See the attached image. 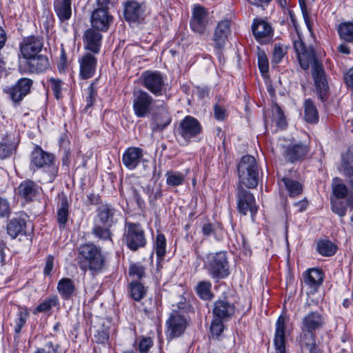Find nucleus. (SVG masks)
Returning <instances> with one entry per match:
<instances>
[{"label":"nucleus","mask_w":353,"mask_h":353,"mask_svg":"<svg viewBox=\"0 0 353 353\" xmlns=\"http://www.w3.org/2000/svg\"><path fill=\"white\" fill-rule=\"evenodd\" d=\"M294 48L301 67L307 70L311 65L316 91L321 101H324L327 97L328 85L324 76L323 66L316 60L314 49L306 48L300 38L294 41Z\"/></svg>","instance_id":"f257e3e1"},{"label":"nucleus","mask_w":353,"mask_h":353,"mask_svg":"<svg viewBox=\"0 0 353 353\" xmlns=\"http://www.w3.org/2000/svg\"><path fill=\"white\" fill-rule=\"evenodd\" d=\"M157 101L146 91L139 89L133 92V110L134 114L141 118L152 114L153 119L158 125L166 126L170 122L168 112L162 102L156 105Z\"/></svg>","instance_id":"f03ea898"},{"label":"nucleus","mask_w":353,"mask_h":353,"mask_svg":"<svg viewBox=\"0 0 353 353\" xmlns=\"http://www.w3.org/2000/svg\"><path fill=\"white\" fill-rule=\"evenodd\" d=\"M79 265L83 271L90 270L92 273H97L104 266V257L101 251L95 245L85 244L79 248Z\"/></svg>","instance_id":"7ed1b4c3"},{"label":"nucleus","mask_w":353,"mask_h":353,"mask_svg":"<svg viewBox=\"0 0 353 353\" xmlns=\"http://www.w3.org/2000/svg\"><path fill=\"white\" fill-rule=\"evenodd\" d=\"M203 268L209 276L216 280L223 279L230 274V268L225 252L210 253L203 259Z\"/></svg>","instance_id":"20e7f679"},{"label":"nucleus","mask_w":353,"mask_h":353,"mask_svg":"<svg viewBox=\"0 0 353 353\" xmlns=\"http://www.w3.org/2000/svg\"><path fill=\"white\" fill-rule=\"evenodd\" d=\"M238 173L240 183L245 187L254 188L258 185V167L254 157L246 155L241 158L238 165Z\"/></svg>","instance_id":"39448f33"},{"label":"nucleus","mask_w":353,"mask_h":353,"mask_svg":"<svg viewBox=\"0 0 353 353\" xmlns=\"http://www.w3.org/2000/svg\"><path fill=\"white\" fill-rule=\"evenodd\" d=\"M166 76L157 70L144 71L139 78L140 83L156 97L166 92Z\"/></svg>","instance_id":"423d86ee"},{"label":"nucleus","mask_w":353,"mask_h":353,"mask_svg":"<svg viewBox=\"0 0 353 353\" xmlns=\"http://www.w3.org/2000/svg\"><path fill=\"white\" fill-rule=\"evenodd\" d=\"M30 167L34 170L35 168L49 169L52 174L57 172L54 165V155L43 151L39 147H37L31 153Z\"/></svg>","instance_id":"0eeeda50"},{"label":"nucleus","mask_w":353,"mask_h":353,"mask_svg":"<svg viewBox=\"0 0 353 353\" xmlns=\"http://www.w3.org/2000/svg\"><path fill=\"white\" fill-rule=\"evenodd\" d=\"M124 241L131 250H137L146 243L144 232L137 223H128L124 234Z\"/></svg>","instance_id":"6e6552de"},{"label":"nucleus","mask_w":353,"mask_h":353,"mask_svg":"<svg viewBox=\"0 0 353 353\" xmlns=\"http://www.w3.org/2000/svg\"><path fill=\"white\" fill-rule=\"evenodd\" d=\"M177 130L185 142L188 143L201 133V126L197 119L187 116L180 122Z\"/></svg>","instance_id":"1a4fd4ad"},{"label":"nucleus","mask_w":353,"mask_h":353,"mask_svg":"<svg viewBox=\"0 0 353 353\" xmlns=\"http://www.w3.org/2000/svg\"><path fill=\"white\" fill-rule=\"evenodd\" d=\"M237 198L239 212L241 214L245 215L249 211L253 218L258 210L253 194L250 192L239 188Z\"/></svg>","instance_id":"9d476101"},{"label":"nucleus","mask_w":353,"mask_h":353,"mask_svg":"<svg viewBox=\"0 0 353 353\" xmlns=\"http://www.w3.org/2000/svg\"><path fill=\"white\" fill-rule=\"evenodd\" d=\"M32 81L28 78H21L12 86L5 90L14 103L21 101L30 91Z\"/></svg>","instance_id":"9b49d317"},{"label":"nucleus","mask_w":353,"mask_h":353,"mask_svg":"<svg viewBox=\"0 0 353 353\" xmlns=\"http://www.w3.org/2000/svg\"><path fill=\"white\" fill-rule=\"evenodd\" d=\"M166 336L169 339L178 337L181 335L186 327V320L177 312L170 314L167 322Z\"/></svg>","instance_id":"f8f14e48"},{"label":"nucleus","mask_w":353,"mask_h":353,"mask_svg":"<svg viewBox=\"0 0 353 353\" xmlns=\"http://www.w3.org/2000/svg\"><path fill=\"white\" fill-rule=\"evenodd\" d=\"M236 312V307L234 303L224 297L219 299L214 303L212 309L213 316L225 321L230 319Z\"/></svg>","instance_id":"ddd939ff"},{"label":"nucleus","mask_w":353,"mask_h":353,"mask_svg":"<svg viewBox=\"0 0 353 353\" xmlns=\"http://www.w3.org/2000/svg\"><path fill=\"white\" fill-rule=\"evenodd\" d=\"M283 154L285 159L294 162L303 158L308 152L309 148L306 144L301 142L290 143L283 145Z\"/></svg>","instance_id":"4468645a"},{"label":"nucleus","mask_w":353,"mask_h":353,"mask_svg":"<svg viewBox=\"0 0 353 353\" xmlns=\"http://www.w3.org/2000/svg\"><path fill=\"white\" fill-rule=\"evenodd\" d=\"M230 32V21L225 19L219 22L214 29L212 38L214 46L216 49L221 50L224 48Z\"/></svg>","instance_id":"2eb2a0df"},{"label":"nucleus","mask_w":353,"mask_h":353,"mask_svg":"<svg viewBox=\"0 0 353 353\" xmlns=\"http://www.w3.org/2000/svg\"><path fill=\"white\" fill-rule=\"evenodd\" d=\"M323 272L317 268L307 270L303 274V284L306 288L307 293L313 294L315 293L323 282Z\"/></svg>","instance_id":"dca6fc26"},{"label":"nucleus","mask_w":353,"mask_h":353,"mask_svg":"<svg viewBox=\"0 0 353 353\" xmlns=\"http://www.w3.org/2000/svg\"><path fill=\"white\" fill-rule=\"evenodd\" d=\"M43 46L42 40L34 36L28 37L23 39L20 46V50L25 59L37 55Z\"/></svg>","instance_id":"f3484780"},{"label":"nucleus","mask_w":353,"mask_h":353,"mask_svg":"<svg viewBox=\"0 0 353 353\" xmlns=\"http://www.w3.org/2000/svg\"><path fill=\"white\" fill-rule=\"evenodd\" d=\"M252 30L255 39L260 43L269 41L272 36V28L265 20L255 19L252 25Z\"/></svg>","instance_id":"a211bd4d"},{"label":"nucleus","mask_w":353,"mask_h":353,"mask_svg":"<svg viewBox=\"0 0 353 353\" xmlns=\"http://www.w3.org/2000/svg\"><path fill=\"white\" fill-rule=\"evenodd\" d=\"M325 323V318L319 312H308L301 321V330L315 332L321 329Z\"/></svg>","instance_id":"6ab92c4d"},{"label":"nucleus","mask_w":353,"mask_h":353,"mask_svg":"<svg viewBox=\"0 0 353 353\" xmlns=\"http://www.w3.org/2000/svg\"><path fill=\"white\" fill-rule=\"evenodd\" d=\"M208 14L205 8L199 5L194 7L190 26L194 32L203 33L205 31L208 23Z\"/></svg>","instance_id":"aec40b11"},{"label":"nucleus","mask_w":353,"mask_h":353,"mask_svg":"<svg viewBox=\"0 0 353 353\" xmlns=\"http://www.w3.org/2000/svg\"><path fill=\"white\" fill-rule=\"evenodd\" d=\"M112 22V17L105 8L96 9L91 16L92 26L100 31H107Z\"/></svg>","instance_id":"412c9836"},{"label":"nucleus","mask_w":353,"mask_h":353,"mask_svg":"<svg viewBox=\"0 0 353 353\" xmlns=\"http://www.w3.org/2000/svg\"><path fill=\"white\" fill-rule=\"evenodd\" d=\"M286 321L283 316H279L275 324L274 345L276 353H285V327Z\"/></svg>","instance_id":"4be33fe9"},{"label":"nucleus","mask_w":353,"mask_h":353,"mask_svg":"<svg viewBox=\"0 0 353 353\" xmlns=\"http://www.w3.org/2000/svg\"><path fill=\"white\" fill-rule=\"evenodd\" d=\"M80 76L83 79L92 77L96 71L97 59L90 53H86L79 59Z\"/></svg>","instance_id":"5701e85b"},{"label":"nucleus","mask_w":353,"mask_h":353,"mask_svg":"<svg viewBox=\"0 0 353 353\" xmlns=\"http://www.w3.org/2000/svg\"><path fill=\"white\" fill-rule=\"evenodd\" d=\"M144 6L137 1H130L125 4L124 17L130 23L139 22L143 19Z\"/></svg>","instance_id":"b1692460"},{"label":"nucleus","mask_w":353,"mask_h":353,"mask_svg":"<svg viewBox=\"0 0 353 353\" xmlns=\"http://www.w3.org/2000/svg\"><path fill=\"white\" fill-rule=\"evenodd\" d=\"M101 34L96 30L90 28L83 35V44L85 49L97 54L100 50L101 43Z\"/></svg>","instance_id":"393cba45"},{"label":"nucleus","mask_w":353,"mask_h":353,"mask_svg":"<svg viewBox=\"0 0 353 353\" xmlns=\"http://www.w3.org/2000/svg\"><path fill=\"white\" fill-rule=\"evenodd\" d=\"M143 157V151L137 147L128 148L123 154L122 161L123 165L130 170L137 168Z\"/></svg>","instance_id":"a878e982"},{"label":"nucleus","mask_w":353,"mask_h":353,"mask_svg":"<svg viewBox=\"0 0 353 353\" xmlns=\"http://www.w3.org/2000/svg\"><path fill=\"white\" fill-rule=\"evenodd\" d=\"M41 190V188L30 180L23 181L18 187L19 195L26 201H30Z\"/></svg>","instance_id":"bb28decb"},{"label":"nucleus","mask_w":353,"mask_h":353,"mask_svg":"<svg viewBox=\"0 0 353 353\" xmlns=\"http://www.w3.org/2000/svg\"><path fill=\"white\" fill-rule=\"evenodd\" d=\"M26 65L30 72H43L50 67L48 59L43 55H35L27 59Z\"/></svg>","instance_id":"cd10ccee"},{"label":"nucleus","mask_w":353,"mask_h":353,"mask_svg":"<svg viewBox=\"0 0 353 353\" xmlns=\"http://www.w3.org/2000/svg\"><path fill=\"white\" fill-rule=\"evenodd\" d=\"M315 332L301 330L300 343L303 353H320L315 342Z\"/></svg>","instance_id":"c85d7f7f"},{"label":"nucleus","mask_w":353,"mask_h":353,"mask_svg":"<svg viewBox=\"0 0 353 353\" xmlns=\"http://www.w3.org/2000/svg\"><path fill=\"white\" fill-rule=\"evenodd\" d=\"M53 8L59 19L66 21L72 16V0H54Z\"/></svg>","instance_id":"c756f323"},{"label":"nucleus","mask_w":353,"mask_h":353,"mask_svg":"<svg viewBox=\"0 0 353 353\" xmlns=\"http://www.w3.org/2000/svg\"><path fill=\"white\" fill-rule=\"evenodd\" d=\"M115 210L110 205H103L98 209V223L104 227H111L115 222Z\"/></svg>","instance_id":"7c9ffc66"},{"label":"nucleus","mask_w":353,"mask_h":353,"mask_svg":"<svg viewBox=\"0 0 353 353\" xmlns=\"http://www.w3.org/2000/svg\"><path fill=\"white\" fill-rule=\"evenodd\" d=\"M278 185L281 191H287L288 194L292 197L300 194L302 191L300 183L287 176H283L278 182Z\"/></svg>","instance_id":"2f4dec72"},{"label":"nucleus","mask_w":353,"mask_h":353,"mask_svg":"<svg viewBox=\"0 0 353 353\" xmlns=\"http://www.w3.org/2000/svg\"><path fill=\"white\" fill-rule=\"evenodd\" d=\"M57 290L63 299H68L74 294L75 285L70 279L63 278L58 282Z\"/></svg>","instance_id":"473e14b6"},{"label":"nucleus","mask_w":353,"mask_h":353,"mask_svg":"<svg viewBox=\"0 0 353 353\" xmlns=\"http://www.w3.org/2000/svg\"><path fill=\"white\" fill-rule=\"evenodd\" d=\"M26 223L22 219H12L7 225L8 234L12 238H16L18 235L24 233Z\"/></svg>","instance_id":"72a5a7b5"},{"label":"nucleus","mask_w":353,"mask_h":353,"mask_svg":"<svg viewBox=\"0 0 353 353\" xmlns=\"http://www.w3.org/2000/svg\"><path fill=\"white\" fill-rule=\"evenodd\" d=\"M339 37L347 42H353V23L343 22L336 27Z\"/></svg>","instance_id":"f704fd0d"},{"label":"nucleus","mask_w":353,"mask_h":353,"mask_svg":"<svg viewBox=\"0 0 353 353\" xmlns=\"http://www.w3.org/2000/svg\"><path fill=\"white\" fill-rule=\"evenodd\" d=\"M304 107V114L305 121L307 123H317L319 121V114L313 101L310 99L305 100Z\"/></svg>","instance_id":"c9c22d12"},{"label":"nucleus","mask_w":353,"mask_h":353,"mask_svg":"<svg viewBox=\"0 0 353 353\" xmlns=\"http://www.w3.org/2000/svg\"><path fill=\"white\" fill-rule=\"evenodd\" d=\"M69 204L65 196L61 198L57 210V221L60 227H63L68 221Z\"/></svg>","instance_id":"e433bc0d"},{"label":"nucleus","mask_w":353,"mask_h":353,"mask_svg":"<svg viewBox=\"0 0 353 353\" xmlns=\"http://www.w3.org/2000/svg\"><path fill=\"white\" fill-rule=\"evenodd\" d=\"M212 283L209 281H202L198 283L196 292L199 296L203 300H210L213 297Z\"/></svg>","instance_id":"4c0bfd02"},{"label":"nucleus","mask_w":353,"mask_h":353,"mask_svg":"<svg viewBox=\"0 0 353 353\" xmlns=\"http://www.w3.org/2000/svg\"><path fill=\"white\" fill-rule=\"evenodd\" d=\"M332 191L334 197L337 199H344L347 196L348 190L346 185L339 178H334L332 183Z\"/></svg>","instance_id":"58836bf2"},{"label":"nucleus","mask_w":353,"mask_h":353,"mask_svg":"<svg viewBox=\"0 0 353 353\" xmlns=\"http://www.w3.org/2000/svg\"><path fill=\"white\" fill-rule=\"evenodd\" d=\"M319 253L325 256H332L336 251V246L328 240H321L317 243Z\"/></svg>","instance_id":"ea45409f"},{"label":"nucleus","mask_w":353,"mask_h":353,"mask_svg":"<svg viewBox=\"0 0 353 353\" xmlns=\"http://www.w3.org/2000/svg\"><path fill=\"white\" fill-rule=\"evenodd\" d=\"M59 305V299L57 296H52L43 300L35 309L34 314L37 312H47L52 307Z\"/></svg>","instance_id":"a19ab883"},{"label":"nucleus","mask_w":353,"mask_h":353,"mask_svg":"<svg viewBox=\"0 0 353 353\" xmlns=\"http://www.w3.org/2000/svg\"><path fill=\"white\" fill-rule=\"evenodd\" d=\"M14 150L15 146L8 137L3 139L0 142V159L9 157Z\"/></svg>","instance_id":"79ce46f5"},{"label":"nucleus","mask_w":353,"mask_h":353,"mask_svg":"<svg viewBox=\"0 0 353 353\" xmlns=\"http://www.w3.org/2000/svg\"><path fill=\"white\" fill-rule=\"evenodd\" d=\"M29 312L27 308L21 307L17 312V319H15L14 331L17 334L21 332V328L26 324V320L28 318Z\"/></svg>","instance_id":"37998d69"},{"label":"nucleus","mask_w":353,"mask_h":353,"mask_svg":"<svg viewBox=\"0 0 353 353\" xmlns=\"http://www.w3.org/2000/svg\"><path fill=\"white\" fill-rule=\"evenodd\" d=\"M154 250L157 257L161 259L166 252V239L163 234H159L156 237Z\"/></svg>","instance_id":"c03bdc74"},{"label":"nucleus","mask_w":353,"mask_h":353,"mask_svg":"<svg viewBox=\"0 0 353 353\" xmlns=\"http://www.w3.org/2000/svg\"><path fill=\"white\" fill-rule=\"evenodd\" d=\"M341 199L331 198V206L333 212L339 216H344L346 214L347 204Z\"/></svg>","instance_id":"a18cd8bd"},{"label":"nucleus","mask_w":353,"mask_h":353,"mask_svg":"<svg viewBox=\"0 0 353 353\" xmlns=\"http://www.w3.org/2000/svg\"><path fill=\"white\" fill-rule=\"evenodd\" d=\"M166 177L167 184L172 186L180 185L184 181V175L179 172H168Z\"/></svg>","instance_id":"49530a36"},{"label":"nucleus","mask_w":353,"mask_h":353,"mask_svg":"<svg viewBox=\"0 0 353 353\" xmlns=\"http://www.w3.org/2000/svg\"><path fill=\"white\" fill-rule=\"evenodd\" d=\"M130 292L132 297L136 300H141L145 294L144 286L139 282H132L130 284Z\"/></svg>","instance_id":"de8ad7c7"},{"label":"nucleus","mask_w":353,"mask_h":353,"mask_svg":"<svg viewBox=\"0 0 353 353\" xmlns=\"http://www.w3.org/2000/svg\"><path fill=\"white\" fill-rule=\"evenodd\" d=\"M129 275L137 279H141L145 276V268L139 263L131 264L129 268Z\"/></svg>","instance_id":"09e8293b"},{"label":"nucleus","mask_w":353,"mask_h":353,"mask_svg":"<svg viewBox=\"0 0 353 353\" xmlns=\"http://www.w3.org/2000/svg\"><path fill=\"white\" fill-rule=\"evenodd\" d=\"M110 227H104L99 223H97L93 228L94 234L99 239L107 240L110 239Z\"/></svg>","instance_id":"8fccbe9b"},{"label":"nucleus","mask_w":353,"mask_h":353,"mask_svg":"<svg viewBox=\"0 0 353 353\" xmlns=\"http://www.w3.org/2000/svg\"><path fill=\"white\" fill-rule=\"evenodd\" d=\"M94 338L96 342L100 343H105L109 339V330L108 327H103L95 330Z\"/></svg>","instance_id":"3c124183"},{"label":"nucleus","mask_w":353,"mask_h":353,"mask_svg":"<svg viewBox=\"0 0 353 353\" xmlns=\"http://www.w3.org/2000/svg\"><path fill=\"white\" fill-rule=\"evenodd\" d=\"M224 320L214 317L210 326V331L212 336H219L223 332Z\"/></svg>","instance_id":"603ef678"},{"label":"nucleus","mask_w":353,"mask_h":353,"mask_svg":"<svg viewBox=\"0 0 353 353\" xmlns=\"http://www.w3.org/2000/svg\"><path fill=\"white\" fill-rule=\"evenodd\" d=\"M49 86L54 92L55 97L59 99L61 95L63 83L60 79L50 78L48 80Z\"/></svg>","instance_id":"864d4df0"},{"label":"nucleus","mask_w":353,"mask_h":353,"mask_svg":"<svg viewBox=\"0 0 353 353\" xmlns=\"http://www.w3.org/2000/svg\"><path fill=\"white\" fill-rule=\"evenodd\" d=\"M285 53V50L281 44H275L274 48L272 63L274 65L278 64L282 60Z\"/></svg>","instance_id":"5fc2aeb1"},{"label":"nucleus","mask_w":353,"mask_h":353,"mask_svg":"<svg viewBox=\"0 0 353 353\" xmlns=\"http://www.w3.org/2000/svg\"><path fill=\"white\" fill-rule=\"evenodd\" d=\"M273 112L274 121L279 128H283L285 125V121L284 114L281 108L278 105H275L273 108Z\"/></svg>","instance_id":"6e6d98bb"},{"label":"nucleus","mask_w":353,"mask_h":353,"mask_svg":"<svg viewBox=\"0 0 353 353\" xmlns=\"http://www.w3.org/2000/svg\"><path fill=\"white\" fill-rule=\"evenodd\" d=\"M59 345L48 342L42 347L37 348L34 353H59Z\"/></svg>","instance_id":"4d7b16f0"},{"label":"nucleus","mask_w":353,"mask_h":353,"mask_svg":"<svg viewBox=\"0 0 353 353\" xmlns=\"http://www.w3.org/2000/svg\"><path fill=\"white\" fill-rule=\"evenodd\" d=\"M258 65L261 72L264 75L268 72L269 64L268 58L264 52H261L258 56Z\"/></svg>","instance_id":"13d9d810"},{"label":"nucleus","mask_w":353,"mask_h":353,"mask_svg":"<svg viewBox=\"0 0 353 353\" xmlns=\"http://www.w3.org/2000/svg\"><path fill=\"white\" fill-rule=\"evenodd\" d=\"M152 341L150 337H143L139 343V350L140 353H148L152 346Z\"/></svg>","instance_id":"bf43d9fd"},{"label":"nucleus","mask_w":353,"mask_h":353,"mask_svg":"<svg viewBox=\"0 0 353 353\" xmlns=\"http://www.w3.org/2000/svg\"><path fill=\"white\" fill-rule=\"evenodd\" d=\"M10 212V203L8 201L0 196V218L6 216Z\"/></svg>","instance_id":"052dcab7"},{"label":"nucleus","mask_w":353,"mask_h":353,"mask_svg":"<svg viewBox=\"0 0 353 353\" xmlns=\"http://www.w3.org/2000/svg\"><path fill=\"white\" fill-rule=\"evenodd\" d=\"M88 96L87 97L86 99V108L92 106L95 100L96 90L94 89L93 83L90 84V86L88 88Z\"/></svg>","instance_id":"680f3d73"},{"label":"nucleus","mask_w":353,"mask_h":353,"mask_svg":"<svg viewBox=\"0 0 353 353\" xmlns=\"http://www.w3.org/2000/svg\"><path fill=\"white\" fill-rule=\"evenodd\" d=\"M342 168L344 174L346 176H352L353 175V159L351 163L346 161L344 158L342 163Z\"/></svg>","instance_id":"e2e57ef3"},{"label":"nucleus","mask_w":353,"mask_h":353,"mask_svg":"<svg viewBox=\"0 0 353 353\" xmlns=\"http://www.w3.org/2000/svg\"><path fill=\"white\" fill-rule=\"evenodd\" d=\"M54 267V257L48 256L46 259L43 272L46 275H50Z\"/></svg>","instance_id":"0e129e2a"},{"label":"nucleus","mask_w":353,"mask_h":353,"mask_svg":"<svg viewBox=\"0 0 353 353\" xmlns=\"http://www.w3.org/2000/svg\"><path fill=\"white\" fill-rule=\"evenodd\" d=\"M214 117L217 120H223L227 116L226 110L216 105L214 108Z\"/></svg>","instance_id":"69168bd1"},{"label":"nucleus","mask_w":353,"mask_h":353,"mask_svg":"<svg viewBox=\"0 0 353 353\" xmlns=\"http://www.w3.org/2000/svg\"><path fill=\"white\" fill-rule=\"evenodd\" d=\"M129 193L132 196V198L136 201L139 205L143 203V200L141 199L139 194V190L135 186H132L129 190Z\"/></svg>","instance_id":"338daca9"},{"label":"nucleus","mask_w":353,"mask_h":353,"mask_svg":"<svg viewBox=\"0 0 353 353\" xmlns=\"http://www.w3.org/2000/svg\"><path fill=\"white\" fill-rule=\"evenodd\" d=\"M344 80L347 85L353 89V66L345 73Z\"/></svg>","instance_id":"774afa93"}]
</instances>
